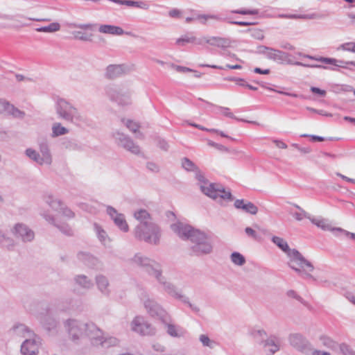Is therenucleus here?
I'll return each instance as SVG.
<instances>
[{
  "mask_svg": "<svg viewBox=\"0 0 355 355\" xmlns=\"http://www.w3.org/2000/svg\"><path fill=\"white\" fill-rule=\"evenodd\" d=\"M171 227L180 238L191 241L190 249L193 254L200 256L211 252L213 247L210 239L204 232L180 222L171 225Z\"/></svg>",
  "mask_w": 355,
  "mask_h": 355,
  "instance_id": "f257e3e1",
  "label": "nucleus"
},
{
  "mask_svg": "<svg viewBox=\"0 0 355 355\" xmlns=\"http://www.w3.org/2000/svg\"><path fill=\"white\" fill-rule=\"evenodd\" d=\"M55 112L58 117L67 122L80 125L85 122V119L81 115L78 108L64 98H59L55 104Z\"/></svg>",
  "mask_w": 355,
  "mask_h": 355,
  "instance_id": "f03ea898",
  "label": "nucleus"
},
{
  "mask_svg": "<svg viewBox=\"0 0 355 355\" xmlns=\"http://www.w3.org/2000/svg\"><path fill=\"white\" fill-rule=\"evenodd\" d=\"M155 278L158 284L162 287L164 292L174 299L179 300L182 303L187 304L195 313H198L200 312V309L198 306L192 304L190 302L189 298L182 294V291L175 284L167 281L166 278L162 275V270L158 273L157 276Z\"/></svg>",
  "mask_w": 355,
  "mask_h": 355,
  "instance_id": "7ed1b4c3",
  "label": "nucleus"
},
{
  "mask_svg": "<svg viewBox=\"0 0 355 355\" xmlns=\"http://www.w3.org/2000/svg\"><path fill=\"white\" fill-rule=\"evenodd\" d=\"M135 236L140 240L153 245L159 243L162 230L154 221L146 224L137 225L134 230Z\"/></svg>",
  "mask_w": 355,
  "mask_h": 355,
  "instance_id": "20e7f679",
  "label": "nucleus"
},
{
  "mask_svg": "<svg viewBox=\"0 0 355 355\" xmlns=\"http://www.w3.org/2000/svg\"><path fill=\"white\" fill-rule=\"evenodd\" d=\"M196 178L198 180L200 189L205 195L214 200H232L230 191H226L220 184L209 182L200 172L196 173Z\"/></svg>",
  "mask_w": 355,
  "mask_h": 355,
  "instance_id": "39448f33",
  "label": "nucleus"
},
{
  "mask_svg": "<svg viewBox=\"0 0 355 355\" xmlns=\"http://www.w3.org/2000/svg\"><path fill=\"white\" fill-rule=\"evenodd\" d=\"M107 97L120 106L132 104V92L130 89L114 84H109L105 87Z\"/></svg>",
  "mask_w": 355,
  "mask_h": 355,
  "instance_id": "423d86ee",
  "label": "nucleus"
},
{
  "mask_svg": "<svg viewBox=\"0 0 355 355\" xmlns=\"http://www.w3.org/2000/svg\"><path fill=\"white\" fill-rule=\"evenodd\" d=\"M272 241L287 254V256L291 259V263H295L302 268L304 265H306L309 268V270H313L314 267L311 263L307 261L298 250L295 249H291L287 242L284 239L274 236L272 237Z\"/></svg>",
  "mask_w": 355,
  "mask_h": 355,
  "instance_id": "0eeeda50",
  "label": "nucleus"
},
{
  "mask_svg": "<svg viewBox=\"0 0 355 355\" xmlns=\"http://www.w3.org/2000/svg\"><path fill=\"white\" fill-rule=\"evenodd\" d=\"M139 297L145 310L150 316L157 318L161 321H165L168 313L159 303L154 298L150 297L146 291L142 292Z\"/></svg>",
  "mask_w": 355,
  "mask_h": 355,
  "instance_id": "6e6552de",
  "label": "nucleus"
},
{
  "mask_svg": "<svg viewBox=\"0 0 355 355\" xmlns=\"http://www.w3.org/2000/svg\"><path fill=\"white\" fill-rule=\"evenodd\" d=\"M132 263L141 267L149 275L155 277L162 269L160 263L141 253L136 254L132 259Z\"/></svg>",
  "mask_w": 355,
  "mask_h": 355,
  "instance_id": "1a4fd4ad",
  "label": "nucleus"
},
{
  "mask_svg": "<svg viewBox=\"0 0 355 355\" xmlns=\"http://www.w3.org/2000/svg\"><path fill=\"white\" fill-rule=\"evenodd\" d=\"M257 49L259 53L263 55L269 60L279 64H293V60L290 58L291 55L288 53L266 46H259Z\"/></svg>",
  "mask_w": 355,
  "mask_h": 355,
  "instance_id": "9d476101",
  "label": "nucleus"
},
{
  "mask_svg": "<svg viewBox=\"0 0 355 355\" xmlns=\"http://www.w3.org/2000/svg\"><path fill=\"white\" fill-rule=\"evenodd\" d=\"M64 327L67 330L69 337L73 341L79 340L85 336L87 322L75 319H69L65 322Z\"/></svg>",
  "mask_w": 355,
  "mask_h": 355,
  "instance_id": "9b49d317",
  "label": "nucleus"
},
{
  "mask_svg": "<svg viewBox=\"0 0 355 355\" xmlns=\"http://www.w3.org/2000/svg\"><path fill=\"white\" fill-rule=\"evenodd\" d=\"M288 339L290 345L300 352L309 354L313 349L309 341L300 334H291Z\"/></svg>",
  "mask_w": 355,
  "mask_h": 355,
  "instance_id": "f8f14e48",
  "label": "nucleus"
},
{
  "mask_svg": "<svg viewBox=\"0 0 355 355\" xmlns=\"http://www.w3.org/2000/svg\"><path fill=\"white\" fill-rule=\"evenodd\" d=\"M130 326L133 331L142 336H151L155 334V329L141 315L135 317Z\"/></svg>",
  "mask_w": 355,
  "mask_h": 355,
  "instance_id": "ddd939ff",
  "label": "nucleus"
},
{
  "mask_svg": "<svg viewBox=\"0 0 355 355\" xmlns=\"http://www.w3.org/2000/svg\"><path fill=\"white\" fill-rule=\"evenodd\" d=\"M116 144L130 152L134 155H139L141 153V148L129 136L120 132H116L113 135Z\"/></svg>",
  "mask_w": 355,
  "mask_h": 355,
  "instance_id": "4468645a",
  "label": "nucleus"
},
{
  "mask_svg": "<svg viewBox=\"0 0 355 355\" xmlns=\"http://www.w3.org/2000/svg\"><path fill=\"white\" fill-rule=\"evenodd\" d=\"M41 345L40 337L34 334L28 337L21 343V353L22 355H37L39 353V348Z\"/></svg>",
  "mask_w": 355,
  "mask_h": 355,
  "instance_id": "2eb2a0df",
  "label": "nucleus"
},
{
  "mask_svg": "<svg viewBox=\"0 0 355 355\" xmlns=\"http://www.w3.org/2000/svg\"><path fill=\"white\" fill-rule=\"evenodd\" d=\"M40 215L46 222L56 227L64 234L67 236L73 234V230L67 223L60 222L58 218L51 214L49 211H44L40 213Z\"/></svg>",
  "mask_w": 355,
  "mask_h": 355,
  "instance_id": "dca6fc26",
  "label": "nucleus"
},
{
  "mask_svg": "<svg viewBox=\"0 0 355 355\" xmlns=\"http://www.w3.org/2000/svg\"><path fill=\"white\" fill-rule=\"evenodd\" d=\"M0 114L19 119H22L25 116L24 112L19 110L8 101L3 98H0Z\"/></svg>",
  "mask_w": 355,
  "mask_h": 355,
  "instance_id": "f3484780",
  "label": "nucleus"
},
{
  "mask_svg": "<svg viewBox=\"0 0 355 355\" xmlns=\"http://www.w3.org/2000/svg\"><path fill=\"white\" fill-rule=\"evenodd\" d=\"M103 331L94 322H87V329L85 337H87L94 345H99L103 337Z\"/></svg>",
  "mask_w": 355,
  "mask_h": 355,
  "instance_id": "a211bd4d",
  "label": "nucleus"
},
{
  "mask_svg": "<svg viewBox=\"0 0 355 355\" xmlns=\"http://www.w3.org/2000/svg\"><path fill=\"white\" fill-rule=\"evenodd\" d=\"M107 214L114 220V224L119 229L124 232H127L129 230L128 225L123 214L118 213L116 209L111 206L107 207Z\"/></svg>",
  "mask_w": 355,
  "mask_h": 355,
  "instance_id": "6ab92c4d",
  "label": "nucleus"
},
{
  "mask_svg": "<svg viewBox=\"0 0 355 355\" xmlns=\"http://www.w3.org/2000/svg\"><path fill=\"white\" fill-rule=\"evenodd\" d=\"M12 232L17 238L20 239L23 242H30L35 237L34 232L26 225L21 223L15 225Z\"/></svg>",
  "mask_w": 355,
  "mask_h": 355,
  "instance_id": "aec40b11",
  "label": "nucleus"
},
{
  "mask_svg": "<svg viewBox=\"0 0 355 355\" xmlns=\"http://www.w3.org/2000/svg\"><path fill=\"white\" fill-rule=\"evenodd\" d=\"M162 322L166 328V332L170 336L173 338H180L185 335L186 330L183 327L171 322V318L169 314L165 321L162 320Z\"/></svg>",
  "mask_w": 355,
  "mask_h": 355,
  "instance_id": "412c9836",
  "label": "nucleus"
},
{
  "mask_svg": "<svg viewBox=\"0 0 355 355\" xmlns=\"http://www.w3.org/2000/svg\"><path fill=\"white\" fill-rule=\"evenodd\" d=\"M36 317L42 326L49 332L56 329L58 321L51 314L40 313Z\"/></svg>",
  "mask_w": 355,
  "mask_h": 355,
  "instance_id": "4be33fe9",
  "label": "nucleus"
},
{
  "mask_svg": "<svg viewBox=\"0 0 355 355\" xmlns=\"http://www.w3.org/2000/svg\"><path fill=\"white\" fill-rule=\"evenodd\" d=\"M280 344V338L275 335H271L266 339L262 346L267 354L273 355L279 350Z\"/></svg>",
  "mask_w": 355,
  "mask_h": 355,
  "instance_id": "5701e85b",
  "label": "nucleus"
},
{
  "mask_svg": "<svg viewBox=\"0 0 355 355\" xmlns=\"http://www.w3.org/2000/svg\"><path fill=\"white\" fill-rule=\"evenodd\" d=\"M77 259L91 268L101 269L103 266L102 263L96 257L87 252H79L77 254Z\"/></svg>",
  "mask_w": 355,
  "mask_h": 355,
  "instance_id": "b1692460",
  "label": "nucleus"
},
{
  "mask_svg": "<svg viewBox=\"0 0 355 355\" xmlns=\"http://www.w3.org/2000/svg\"><path fill=\"white\" fill-rule=\"evenodd\" d=\"M204 43L209 44L211 46L220 47V48H227L230 45V41L227 38L220 37H203L202 38L198 39L197 44L201 45Z\"/></svg>",
  "mask_w": 355,
  "mask_h": 355,
  "instance_id": "393cba45",
  "label": "nucleus"
},
{
  "mask_svg": "<svg viewBox=\"0 0 355 355\" xmlns=\"http://www.w3.org/2000/svg\"><path fill=\"white\" fill-rule=\"evenodd\" d=\"M234 207L241 209L245 213L255 215L258 212V207L252 202L243 199H237L234 203Z\"/></svg>",
  "mask_w": 355,
  "mask_h": 355,
  "instance_id": "a878e982",
  "label": "nucleus"
},
{
  "mask_svg": "<svg viewBox=\"0 0 355 355\" xmlns=\"http://www.w3.org/2000/svg\"><path fill=\"white\" fill-rule=\"evenodd\" d=\"M10 334L17 337L25 338L31 337L35 333L24 324H15L10 330Z\"/></svg>",
  "mask_w": 355,
  "mask_h": 355,
  "instance_id": "bb28decb",
  "label": "nucleus"
},
{
  "mask_svg": "<svg viewBox=\"0 0 355 355\" xmlns=\"http://www.w3.org/2000/svg\"><path fill=\"white\" fill-rule=\"evenodd\" d=\"M124 73V67L121 64H110L105 71V77L107 79H114Z\"/></svg>",
  "mask_w": 355,
  "mask_h": 355,
  "instance_id": "cd10ccee",
  "label": "nucleus"
},
{
  "mask_svg": "<svg viewBox=\"0 0 355 355\" xmlns=\"http://www.w3.org/2000/svg\"><path fill=\"white\" fill-rule=\"evenodd\" d=\"M194 19H198L200 21V23L202 24H206L207 21L209 19H214L218 21H224L226 20V18L223 16V15L217 14V15H197L196 17H187L186 22L190 23L193 21Z\"/></svg>",
  "mask_w": 355,
  "mask_h": 355,
  "instance_id": "c85d7f7f",
  "label": "nucleus"
},
{
  "mask_svg": "<svg viewBox=\"0 0 355 355\" xmlns=\"http://www.w3.org/2000/svg\"><path fill=\"white\" fill-rule=\"evenodd\" d=\"M96 284L98 291L102 295L108 297L110 294V290L109 288V281L107 278L103 275H98L96 277Z\"/></svg>",
  "mask_w": 355,
  "mask_h": 355,
  "instance_id": "c756f323",
  "label": "nucleus"
},
{
  "mask_svg": "<svg viewBox=\"0 0 355 355\" xmlns=\"http://www.w3.org/2000/svg\"><path fill=\"white\" fill-rule=\"evenodd\" d=\"M134 218L139 222L138 225L150 223L153 222L151 214L145 209H138L133 213Z\"/></svg>",
  "mask_w": 355,
  "mask_h": 355,
  "instance_id": "7c9ffc66",
  "label": "nucleus"
},
{
  "mask_svg": "<svg viewBox=\"0 0 355 355\" xmlns=\"http://www.w3.org/2000/svg\"><path fill=\"white\" fill-rule=\"evenodd\" d=\"M40 157L42 164L51 165L52 163V156L49 144L46 142L40 144Z\"/></svg>",
  "mask_w": 355,
  "mask_h": 355,
  "instance_id": "2f4dec72",
  "label": "nucleus"
},
{
  "mask_svg": "<svg viewBox=\"0 0 355 355\" xmlns=\"http://www.w3.org/2000/svg\"><path fill=\"white\" fill-rule=\"evenodd\" d=\"M318 62H322L326 64H331L335 67L347 68L345 64H350L355 67L354 61H344L341 60H337L332 58H324V57H319Z\"/></svg>",
  "mask_w": 355,
  "mask_h": 355,
  "instance_id": "473e14b6",
  "label": "nucleus"
},
{
  "mask_svg": "<svg viewBox=\"0 0 355 355\" xmlns=\"http://www.w3.org/2000/svg\"><path fill=\"white\" fill-rule=\"evenodd\" d=\"M44 200L49 207L54 211L58 212L63 202L55 197L51 193H46L44 196Z\"/></svg>",
  "mask_w": 355,
  "mask_h": 355,
  "instance_id": "72a5a7b5",
  "label": "nucleus"
},
{
  "mask_svg": "<svg viewBox=\"0 0 355 355\" xmlns=\"http://www.w3.org/2000/svg\"><path fill=\"white\" fill-rule=\"evenodd\" d=\"M123 123L127 127V128L133 133L137 134L135 137L139 139H144V135L139 131L140 125L138 123L131 119H122Z\"/></svg>",
  "mask_w": 355,
  "mask_h": 355,
  "instance_id": "f704fd0d",
  "label": "nucleus"
},
{
  "mask_svg": "<svg viewBox=\"0 0 355 355\" xmlns=\"http://www.w3.org/2000/svg\"><path fill=\"white\" fill-rule=\"evenodd\" d=\"M98 31L102 33L114 35H121L124 33V31L121 27L108 24L101 25L98 28Z\"/></svg>",
  "mask_w": 355,
  "mask_h": 355,
  "instance_id": "c9c22d12",
  "label": "nucleus"
},
{
  "mask_svg": "<svg viewBox=\"0 0 355 355\" xmlns=\"http://www.w3.org/2000/svg\"><path fill=\"white\" fill-rule=\"evenodd\" d=\"M94 229L100 242L105 246L109 245L111 241L107 232L102 228V227L97 223H94Z\"/></svg>",
  "mask_w": 355,
  "mask_h": 355,
  "instance_id": "e433bc0d",
  "label": "nucleus"
},
{
  "mask_svg": "<svg viewBox=\"0 0 355 355\" xmlns=\"http://www.w3.org/2000/svg\"><path fill=\"white\" fill-rule=\"evenodd\" d=\"M75 283L84 289L89 290L94 286L93 282L85 275H78L73 278Z\"/></svg>",
  "mask_w": 355,
  "mask_h": 355,
  "instance_id": "4c0bfd02",
  "label": "nucleus"
},
{
  "mask_svg": "<svg viewBox=\"0 0 355 355\" xmlns=\"http://www.w3.org/2000/svg\"><path fill=\"white\" fill-rule=\"evenodd\" d=\"M120 343L119 339L115 336L109 335H103V339L99 345L104 348H110L112 347L118 346Z\"/></svg>",
  "mask_w": 355,
  "mask_h": 355,
  "instance_id": "58836bf2",
  "label": "nucleus"
},
{
  "mask_svg": "<svg viewBox=\"0 0 355 355\" xmlns=\"http://www.w3.org/2000/svg\"><path fill=\"white\" fill-rule=\"evenodd\" d=\"M69 132V129L62 125L60 123H54L52 125V137H57Z\"/></svg>",
  "mask_w": 355,
  "mask_h": 355,
  "instance_id": "ea45409f",
  "label": "nucleus"
},
{
  "mask_svg": "<svg viewBox=\"0 0 355 355\" xmlns=\"http://www.w3.org/2000/svg\"><path fill=\"white\" fill-rule=\"evenodd\" d=\"M251 335L254 340L261 345L268 338L266 332L263 329H254L251 331Z\"/></svg>",
  "mask_w": 355,
  "mask_h": 355,
  "instance_id": "a19ab883",
  "label": "nucleus"
},
{
  "mask_svg": "<svg viewBox=\"0 0 355 355\" xmlns=\"http://www.w3.org/2000/svg\"><path fill=\"white\" fill-rule=\"evenodd\" d=\"M289 266L293 270H294L302 278L306 279H312L313 280H315V279L310 273L306 272L305 270H302V267L299 266L298 265H297L298 267H296L292 263H290ZM304 266H306L308 268V270L309 271V268L306 265H304L302 268H304ZM310 272H311V271L310 270Z\"/></svg>",
  "mask_w": 355,
  "mask_h": 355,
  "instance_id": "79ce46f5",
  "label": "nucleus"
},
{
  "mask_svg": "<svg viewBox=\"0 0 355 355\" xmlns=\"http://www.w3.org/2000/svg\"><path fill=\"white\" fill-rule=\"evenodd\" d=\"M320 340L324 346L331 349L336 350L339 347L340 345L328 336H322L320 338Z\"/></svg>",
  "mask_w": 355,
  "mask_h": 355,
  "instance_id": "37998d69",
  "label": "nucleus"
},
{
  "mask_svg": "<svg viewBox=\"0 0 355 355\" xmlns=\"http://www.w3.org/2000/svg\"><path fill=\"white\" fill-rule=\"evenodd\" d=\"M279 17L281 18H288V19H320L322 17L321 15L318 14H311V15H280Z\"/></svg>",
  "mask_w": 355,
  "mask_h": 355,
  "instance_id": "c03bdc74",
  "label": "nucleus"
},
{
  "mask_svg": "<svg viewBox=\"0 0 355 355\" xmlns=\"http://www.w3.org/2000/svg\"><path fill=\"white\" fill-rule=\"evenodd\" d=\"M60 29V24L57 22H53L50 24L49 26L37 28L35 30L37 32L54 33L58 31Z\"/></svg>",
  "mask_w": 355,
  "mask_h": 355,
  "instance_id": "a18cd8bd",
  "label": "nucleus"
},
{
  "mask_svg": "<svg viewBox=\"0 0 355 355\" xmlns=\"http://www.w3.org/2000/svg\"><path fill=\"white\" fill-rule=\"evenodd\" d=\"M25 155L31 160L35 162L38 164L43 165L41 160L40 155L35 150L31 148H27L25 150Z\"/></svg>",
  "mask_w": 355,
  "mask_h": 355,
  "instance_id": "49530a36",
  "label": "nucleus"
},
{
  "mask_svg": "<svg viewBox=\"0 0 355 355\" xmlns=\"http://www.w3.org/2000/svg\"><path fill=\"white\" fill-rule=\"evenodd\" d=\"M294 207L297 208L300 211L299 212H295L291 214L295 217V218L297 220H302L303 218H306L308 219H311V216L309 214L306 212L302 207H300L299 205L294 204Z\"/></svg>",
  "mask_w": 355,
  "mask_h": 355,
  "instance_id": "de8ad7c7",
  "label": "nucleus"
},
{
  "mask_svg": "<svg viewBox=\"0 0 355 355\" xmlns=\"http://www.w3.org/2000/svg\"><path fill=\"white\" fill-rule=\"evenodd\" d=\"M231 261L237 266H241L245 263V259L241 253L234 252L231 254Z\"/></svg>",
  "mask_w": 355,
  "mask_h": 355,
  "instance_id": "09e8293b",
  "label": "nucleus"
},
{
  "mask_svg": "<svg viewBox=\"0 0 355 355\" xmlns=\"http://www.w3.org/2000/svg\"><path fill=\"white\" fill-rule=\"evenodd\" d=\"M58 214H61L62 216L71 219L75 216L74 212L71 210L68 207H67L63 202L59 211L57 212Z\"/></svg>",
  "mask_w": 355,
  "mask_h": 355,
  "instance_id": "8fccbe9b",
  "label": "nucleus"
},
{
  "mask_svg": "<svg viewBox=\"0 0 355 355\" xmlns=\"http://www.w3.org/2000/svg\"><path fill=\"white\" fill-rule=\"evenodd\" d=\"M197 41L198 40L195 37L189 35H185L180 38H178L176 41V43L179 45L183 46L185 44V43L196 42L197 44Z\"/></svg>",
  "mask_w": 355,
  "mask_h": 355,
  "instance_id": "3c124183",
  "label": "nucleus"
},
{
  "mask_svg": "<svg viewBox=\"0 0 355 355\" xmlns=\"http://www.w3.org/2000/svg\"><path fill=\"white\" fill-rule=\"evenodd\" d=\"M5 243H7L8 247L13 246V241L6 235L2 230L0 229V245L3 246Z\"/></svg>",
  "mask_w": 355,
  "mask_h": 355,
  "instance_id": "603ef678",
  "label": "nucleus"
},
{
  "mask_svg": "<svg viewBox=\"0 0 355 355\" xmlns=\"http://www.w3.org/2000/svg\"><path fill=\"white\" fill-rule=\"evenodd\" d=\"M219 110H220L222 114L227 116V117H229V118H231V119H236L238 121H244V122H248V121L246 120H243V119H237L233 113H232L230 111V109L228 107H218ZM248 123H256L255 121H248Z\"/></svg>",
  "mask_w": 355,
  "mask_h": 355,
  "instance_id": "864d4df0",
  "label": "nucleus"
},
{
  "mask_svg": "<svg viewBox=\"0 0 355 355\" xmlns=\"http://www.w3.org/2000/svg\"><path fill=\"white\" fill-rule=\"evenodd\" d=\"M182 167L189 171H194L197 169L195 164L189 159L184 157L182 162Z\"/></svg>",
  "mask_w": 355,
  "mask_h": 355,
  "instance_id": "5fc2aeb1",
  "label": "nucleus"
},
{
  "mask_svg": "<svg viewBox=\"0 0 355 355\" xmlns=\"http://www.w3.org/2000/svg\"><path fill=\"white\" fill-rule=\"evenodd\" d=\"M232 13L239 14L243 15H258L259 13V10L258 9L248 10V9H237L231 10Z\"/></svg>",
  "mask_w": 355,
  "mask_h": 355,
  "instance_id": "6e6d98bb",
  "label": "nucleus"
},
{
  "mask_svg": "<svg viewBox=\"0 0 355 355\" xmlns=\"http://www.w3.org/2000/svg\"><path fill=\"white\" fill-rule=\"evenodd\" d=\"M200 341L202 343V345L205 347H209V348H214L216 345L215 341L210 340V338L205 334H202L200 336Z\"/></svg>",
  "mask_w": 355,
  "mask_h": 355,
  "instance_id": "4d7b16f0",
  "label": "nucleus"
},
{
  "mask_svg": "<svg viewBox=\"0 0 355 355\" xmlns=\"http://www.w3.org/2000/svg\"><path fill=\"white\" fill-rule=\"evenodd\" d=\"M342 355H355V352L347 345L343 343L338 348Z\"/></svg>",
  "mask_w": 355,
  "mask_h": 355,
  "instance_id": "13d9d810",
  "label": "nucleus"
},
{
  "mask_svg": "<svg viewBox=\"0 0 355 355\" xmlns=\"http://www.w3.org/2000/svg\"><path fill=\"white\" fill-rule=\"evenodd\" d=\"M296 66H302L304 67H309V68H319V69H329L327 67L321 65V64H308V62L304 63L302 62H293V64ZM330 69H334L333 68H329Z\"/></svg>",
  "mask_w": 355,
  "mask_h": 355,
  "instance_id": "bf43d9fd",
  "label": "nucleus"
},
{
  "mask_svg": "<svg viewBox=\"0 0 355 355\" xmlns=\"http://www.w3.org/2000/svg\"><path fill=\"white\" fill-rule=\"evenodd\" d=\"M353 45H354V42H345V43L340 44L338 47V50H343L345 51H349V52L354 53V47Z\"/></svg>",
  "mask_w": 355,
  "mask_h": 355,
  "instance_id": "052dcab7",
  "label": "nucleus"
},
{
  "mask_svg": "<svg viewBox=\"0 0 355 355\" xmlns=\"http://www.w3.org/2000/svg\"><path fill=\"white\" fill-rule=\"evenodd\" d=\"M318 227L321 228L323 230H329V231H333L334 228H332L331 227V225L328 223V220L324 218H321L318 223Z\"/></svg>",
  "mask_w": 355,
  "mask_h": 355,
  "instance_id": "680f3d73",
  "label": "nucleus"
},
{
  "mask_svg": "<svg viewBox=\"0 0 355 355\" xmlns=\"http://www.w3.org/2000/svg\"><path fill=\"white\" fill-rule=\"evenodd\" d=\"M156 142H157V146L160 149L165 150V151L168 150V149L169 148V145L168 144V143L166 142V140H164V139H162L160 137H158L156 139Z\"/></svg>",
  "mask_w": 355,
  "mask_h": 355,
  "instance_id": "e2e57ef3",
  "label": "nucleus"
},
{
  "mask_svg": "<svg viewBox=\"0 0 355 355\" xmlns=\"http://www.w3.org/2000/svg\"><path fill=\"white\" fill-rule=\"evenodd\" d=\"M73 35L74 37L77 40H80L82 41H88L89 40V37L85 33L81 31H74L73 32Z\"/></svg>",
  "mask_w": 355,
  "mask_h": 355,
  "instance_id": "0e129e2a",
  "label": "nucleus"
},
{
  "mask_svg": "<svg viewBox=\"0 0 355 355\" xmlns=\"http://www.w3.org/2000/svg\"><path fill=\"white\" fill-rule=\"evenodd\" d=\"M208 145L210 146H212V147H214L216 148V149L220 150V151H225V152H228L229 150L227 147H225V146L223 145H221V144H217L214 141H212L211 140L208 141Z\"/></svg>",
  "mask_w": 355,
  "mask_h": 355,
  "instance_id": "69168bd1",
  "label": "nucleus"
},
{
  "mask_svg": "<svg viewBox=\"0 0 355 355\" xmlns=\"http://www.w3.org/2000/svg\"><path fill=\"white\" fill-rule=\"evenodd\" d=\"M72 28H77L84 30L92 29L93 25L91 24H72L70 25Z\"/></svg>",
  "mask_w": 355,
  "mask_h": 355,
  "instance_id": "338daca9",
  "label": "nucleus"
},
{
  "mask_svg": "<svg viewBox=\"0 0 355 355\" xmlns=\"http://www.w3.org/2000/svg\"><path fill=\"white\" fill-rule=\"evenodd\" d=\"M245 232L250 237H252V238H253L254 239H258V236H257V232L252 228H251L250 227H245Z\"/></svg>",
  "mask_w": 355,
  "mask_h": 355,
  "instance_id": "774afa93",
  "label": "nucleus"
}]
</instances>
